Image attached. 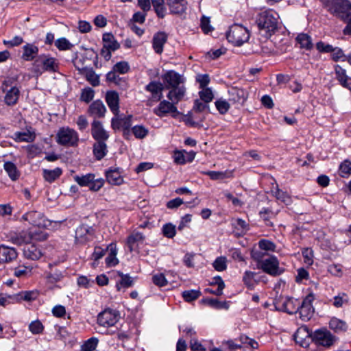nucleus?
I'll list each match as a JSON object with an SVG mask.
<instances>
[{
    "label": "nucleus",
    "mask_w": 351,
    "mask_h": 351,
    "mask_svg": "<svg viewBox=\"0 0 351 351\" xmlns=\"http://www.w3.org/2000/svg\"><path fill=\"white\" fill-rule=\"evenodd\" d=\"M328 10L347 23L343 29L346 35L351 34V3L347 0H320Z\"/></svg>",
    "instance_id": "f257e3e1"
},
{
    "label": "nucleus",
    "mask_w": 351,
    "mask_h": 351,
    "mask_svg": "<svg viewBox=\"0 0 351 351\" xmlns=\"http://www.w3.org/2000/svg\"><path fill=\"white\" fill-rule=\"evenodd\" d=\"M167 97L169 101H161L158 107L154 109V113L159 117L171 114L173 118H176L180 112L176 105L184 97V90L183 88L171 90Z\"/></svg>",
    "instance_id": "f03ea898"
},
{
    "label": "nucleus",
    "mask_w": 351,
    "mask_h": 351,
    "mask_svg": "<svg viewBox=\"0 0 351 351\" xmlns=\"http://www.w3.org/2000/svg\"><path fill=\"white\" fill-rule=\"evenodd\" d=\"M58 60L49 54H40L34 60L32 71L36 75H40L44 72L55 73L58 71Z\"/></svg>",
    "instance_id": "7ed1b4c3"
},
{
    "label": "nucleus",
    "mask_w": 351,
    "mask_h": 351,
    "mask_svg": "<svg viewBox=\"0 0 351 351\" xmlns=\"http://www.w3.org/2000/svg\"><path fill=\"white\" fill-rule=\"evenodd\" d=\"M226 37L230 43L234 45L241 46L250 38V34L247 28L241 25H232L226 34Z\"/></svg>",
    "instance_id": "20e7f679"
},
{
    "label": "nucleus",
    "mask_w": 351,
    "mask_h": 351,
    "mask_svg": "<svg viewBox=\"0 0 351 351\" xmlns=\"http://www.w3.org/2000/svg\"><path fill=\"white\" fill-rule=\"evenodd\" d=\"M259 29L265 30L267 33H273L277 29L278 19L271 10L261 12L256 20Z\"/></svg>",
    "instance_id": "39448f33"
},
{
    "label": "nucleus",
    "mask_w": 351,
    "mask_h": 351,
    "mask_svg": "<svg viewBox=\"0 0 351 351\" xmlns=\"http://www.w3.org/2000/svg\"><path fill=\"white\" fill-rule=\"evenodd\" d=\"M73 179L80 186H88L92 191H98L104 184L103 179H96L93 173L73 176Z\"/></svg>",
    "instance_id": "423d86ee"
},
{
    "label": "nucleus",
    "mask_w": 351,
    "mask_h": 351,
    "mask_svg": "<svg viewBox=\"0 0 351 351\" xmlns=\"http://www.w3.org/2000/svg\"><path fill=\"white\" fill-rule=\"evenodd\" d=\"M56 138L59 145L69 147L76 146L79 141L77 133L69 128H60L57 133Z\"/></svg>",
    "instance_id": "0eeeda50"
},
{
    "label": "nucleus",
    "mask_w": 351,
    "mask_h": 351,
    "mask_svg": "<svg viewBox=\"0 0 351 351\" xmlns=\"http://www.w3.org/2000/svg\"><path fill=\"white\" fill-rule=\"evenodd\" d=\"M274 306L278 311L293 314L299 309L300 301L292 298L280 296L275 299Z\"/></svg>",
    "instance_id": "6e6552de"
},
{
    "label": "nucleus",
    "mask_w": 351,
    "mask_h": 351,
    "mask_svg": "<svg viewBox=\"0 0 351 351\" xmlns=\"http://www.w3.org/2000/svg\"><path fill=\"white\" fill-rule=\"evenodd\" d=\"M311 339L316 345L326 348L331 347L337 340V337L325 328L316 330L312 333Z\"/></svg>",
    "instance_id": "1a4fd4ad"
},
{
    "label": "nucleus",
    "mask_w": 351,
    "mask_h": 351,
    "mask_svg": "<svg viewBox=\"0 0 351 351\" xmlns=\"http://www.w3.org/2000/svg\"><path fill=\"white\" fill-rule=\"evenodd\" d=\"M162 79L167 88H171V90L183 88L184 95H185L186 88L183 85L184 80L179 73L174 71H169L162 76Z\"/></svg>",
    "instance_id": "9d476101"
},
{
    "label": "nucleus",
    "mask_w": 351,
    "mask_h": 351,
    "mask_svg": "<svg viewBox=\"0 0 351 351\" xmlns=\"http://www.w3.org/2000/svg\"><path fill=\"white\" fill-rule=\"evenodd\" d=\"M95 231L92 226L82 224L77 228L75 234V242L77 244L84 245L94 240Z\"/></svg>",
    "instance_id": "9b49d317"
},
{
    "label": "nucleus",
    "mask_w": 351,
    "mask_h": 351,
    "mask_svg": "<svg viewBox=\"0 0 351 351\" xmlns=\"http://www.w3.org/2000/svg\"><path fill=\"white\" fill-rule=\"evenodd\" d=\"M120 314L118 311L110 308L101 311L97 316V323L104 327L114 326L118 322Z\"/></svg>",
    "instance_id": "f8f14e48"
},
{
    "label": "nucleus",
    "mask_w": 351,
    "mask_h": 351,
    "mask_svg": "<svg viewBox=\"0 0 351 351\" xmlns=\"http://www.w3.org/2000/svg\"><path fill=\"white\" fill-rule=\"evenodd\" d=\"M314 299L313 294L309 293L304 298L302 303L300 302L299 309L297 313H299L300 318L304 322L310 320L313 315V302Z\"/></svg>",
    "instance_id": "ddd939ff"
},
{
    "label": "nucleus",
    "mask_w": 351,
    "mask_h": 351,
    "mask_svg": "<svg viewBox=\"0 0 351 351\" xmlns=\"http://www.w3.org/2000/svg\"><path fill=\"white\" fill-rule=\"evenodd\" d=\"M259 265L263 271L273 276H279L284 271L279 267L278 260L274 256L263 259L259 263Z\"/></svg>",
    "instance_id": "4468645a"
},
{
    "label": "nucleus",
    "mask_w": 351,
    "mask_h": 351,
    "mask_svg": "<svg viewBox=\"0 0 351 351\" xmlns=\"http://www.w3.org/2000/svg\"><path fill=\"white\" fill-rule=\"evenodd\" d=\"M2 90L5 93L4 101L8 106L14 105L19 97L20 90L16 86L9 88L8 82L4 81L1 86Z\"/></svg>",
    "instance_id": "2eb2a0df"
},
{
    "label": "nucleus",
    "mask_w": 351,
    "mask_h": 351,
    "mask_svg": "<svg viewBox=\"0 0 351 351\" xmlns=\"http://www.w3.org/2000/svg\"><path fill=\"white\" fill-rule=\"evenodd\" d=\"M91 134L96 141H106L109 138V134L104 128L102 123L97 120H94L91 123Z\"/></svg>",
    "instance_id": "dca6fc26"
},
{
    "label": "nucleus",
    "mask_w": 351,
    "mask_h": 351,
    "mask_svg": "<svg viewBox=\"0 0 351 351\" xmlns=\"http://www.w3.org/2000/svg\"><path fill=\"white\" fill-rule=\"evenodd\" d=\"M22 219L38 228L46 226V221L44 215L38 211L26 213L23 215Z\"/></svg>",
    "instance_id": "f3484780"
},
{
    "label": "nucleus",
    "mask_w": 351,
    "mask_h": 351,
    "mask_svg": "<svg viewBox=\"0 0 351 351\" xmlns=\"http://www.w3.org/2000/svg\"><path fill=\"white\" fill-rule=\"evenodd\" d=\"M145 90L152 94V99L154 101H158L162 97L163 86L159 82H151L145 86Z\"/></svg>",
    "instance_id": "a211bd4d"
},
{
    "label": "nucleus",
    "mask_w": 351,
    "mask_h": 351,
    "mask_svg": "<svg viewBox=\"0 0 351 351\" xmlns=\"http://www.w3.org/2000/svg\"><path fill=\"white\" fill-rule=\"evenodd\" d=\"M23 255L26 258L36 261L40 258L43 253L42 250L32 243H27L23 248Z\"/></svg>",
    "instance_id": "6ab92c4d"
},
{
    "label": "nucleus",
    "mask_w": 351,
    "mask_h": 351,
    "mask_svg": "<svg viewBox=\"0 0 351 351\" xmlns=\"http://www.w3.org/2000/svg\"><path fill=\"white\" fill-rule=\"evenodd\" d=\"M168 36L164 32H158L154 35L152 47L156 53L161 54L163 51L164 45L167 41Z\"/></svg>",
    "instance_id": "aec40b11"
},
{
    "label": "nucleus",
    "mask_w": 351,
    "mask_h": 351,
    "mask_svg": "<svg viewBox=\"0 0 351 351\" xmlns=\"http://www.w3.org/2000/svg\"><path fill=\"white\" fill-rule=\"evenodd\" d=\"M18 254L14 247L0 245V263H10L17 258Z\"/></svg>",
    "instance_id": "412c9836"
},
{
    "label": "nucleus",
    "mask_w": 351,
    "mask_h": 351,
    "mask_svg": "<svg viewBox=\"0 0 351 351\" xmlns=\"http://www.w3.org/2000/svg\"><path fill=\"white\" fill-rule=\"evenodd\" d=\"M106 101L110 110L117 116L119 112V97L118 93L115 91L107 92Z\"/></svg>",
    "instance_id": "4be33fe9"
},
{
    "label": "nucleus",
    "mask_w": 351,
    "mask_h": 351,
    "mask_svg": "<svg viewBox=\"0 0 351 351\" xmlns=\"http://www.w3.org/2000/svg\"><path fill=\"white\" fill-rule=\"evenodd\" d=\"M106 112V108L104 103L100 100L93 101L88 110V114L95 119L104 117Z\"/></svg>",
    "instance_id": "5701e85b"
},
{
    "label": "nucleus",
    "mask_w": 351,
    "mask_h": 351,
    "mask_svg": "<svg viewBox=\"0 0 351 351\" xmlns=\"http://www.w3.org/2000/svg\"><path fill=\"white\" fill-rule=\"evenodd\" d=\"M106 177L108 182L112 185H120L123 182L119 168L109 169L106 171Z\"/></svg>",
    "instance_id": "b1692460"
},
{
    "label": "nucleus",
    "mask_w": 351,
    "mask_h": 351,
    "mask_svg": "<svg viewBox=\"0 0 351 351\" xmlns=\"http://www.w3.org/2000/svg\"><path fill=\"white\" fill-rule=\"evenodd\" d=\"M23 50L22 58L25 61H32L38 56V47L34 44L27 43Z\"/></svg>",
    "instance_id": "393cba45"
},
{
    "label": "nucleus",
    "mask_w": 351,
    "mask_h": 351,
    "mask_svg": "<svg viewBox=\"0 0 351 351\" xmlns=\"http://www.w3.org/2000/svg\"><path fill=\"white\" fill-rule=\"evenodd\" d=\"M145 240V236L143 233L134 231L127 239V245L130 252H132L136 245L142 243Z\"/></svg>",
    "instance_id": "a878e982"
},
{
    "label": "nucleus",
    "mask_w": 351,
    "mask_h": 351,
    "mask_svg": "<svg viewBox=\"0 0 351 351\" xmlns=\"http://www.w3.org/2000/svg\"><path fill=\"white\" fill-rule=\"evenodd\" d=\"M39 295L37 290L21 291L15 294L16 302L26 301L31 302L36 300Z\"/></svg>",
    "instance_id": "bb28decb"
},
{
    "label": "nucleus",
    "mask_w": 351,
    "mask_h": 351,
    "mask_svg": "<svg viewBox=\"0 0 351 351\" xmlns=\"http://www.w3.org/2000/svg\"><path fill=\"white\" fill-rule=\"evenodd\" d=\"M108 149L106 141H96L93 145V154L97 160H100L107 154Z\"/></svg>",
    "instance_id": "cd10ccee"
},
{
    "label": "nucleus",
    "mask_w": 351,
    "mask_h": 351,
    "mask_svg": "<svg viewBox=\"0 0 351 351\" xmlns=\"http://www.w3.org/2000/svg\"><path fill=\"white\" fill-rule=\"evenodd\" d=\"M117 274L121 278V280L116 284V288L118 291H120L123 288H129L133 285V279L130 276L129 274H124L121 271H118Z\"/></svg>",
    "instance_id": "c85d7f7f"
},
{
    "label": "nucleus",
    "mask_w": 351,
    "mask_h": 351,
    "mask_svg": "<svg viewBox=\"0 0 351 351\" xmlns=\"http://www.w3.org/2000/svg\"><path fill=\"white\" fill-rule=\"evenodd\" d=\"M80 73L85 75L86 80L93 86H97L99 84V77L93 69L83 68Z\"/></svg>",
    "instance_id": "c756f323"
},
{
    "label": "nucleus",
    "mask_w": 351,
    "mask_h": 351,
    "mask_svg": "<svg viewBox=\"0 0 351 351\" xmlns=\"http://www.w3.org/2000/svg\"><path fill=\"white\" fill-rule=\"evenodd\" d=\"M36 138L34 132L29 130L26 132H16L14 134L12 138L16 142H26L31 143L34 141Z\"/></svg>",
    "instance_id": "7c9ffc66"
},
{
    "label": "nucleus",
    "mask_w": 351,
    "mask_h": 351,
    "mask_svg": "<svg viewBox=\"0 0 351 351\" xmlns=\"http://www.w3.org/2000/svg\"><path fill=\"white\" fill-rule=\"evenodd\" d=\"M168 5L171 13L182 14L185 12L187 8V1L176 2V0H167Z\"/></svg>",
    "instance_id": "2f4dec72"
},
{
    "label": "nucleus",
    "mask_w": 351,
    "mask_h": 351,
    "mask_svg": "<svg viewBox=\"0 0 351 351\" xmlns=\"http://www.w3.org/2000/svg\"><path fill=\"white\" fill-rule=\"evenodd\" d=\"M329 327L335 332H343L347 330L348 325L346 322L336 317H332L330 320Z\"/></svg>",
    "instance_id": "473e14b6"
},
{
    "label": "nucleus",
    "mask_w": 351,
    "mask_h": 351,
    "mask_svg": "<svg viewBox=\"0 0 351 351\" xmlns=\"http://www.w3.org/2000/svg\"><path fill=\"white\" fill-rule=\"evenodd\" d=\"M62 173V169L56 167L54 169H43V176L44 179L48 182H53L58 179Z\"/></svg>",
    "instance_id": "72a5a7b5"
},
{
    "label": "nucleus",
    "mask_w": 351,
    "mask_h": 351,
    "mask_svg": "<svg viewBox=\"0 0 351 351\" xmlns=\"http://www.w3.org/2000/svg\"><path fill=\"white\" fill-rule=\"evenodd\" d=\"M107 249L110 251V253L106 258V263L108 267L115 266L119 263V261L117 258V250L116 245L113 243H110Z\"/></svg>",
    "instance_id": "f704fd0d"
},
{
    "label": "nucleus",
    "mask_w": 351,
    "mask_h": 351,
    "mask_svg": "<svg viewBox=\"0 0 351 351\" xmlns=\"http://www.w3.org/2000/svg\"><path fill=\"white\" fill-rule=\"evenodd\" d=\"M103 42L105 47L110 49L112 51L120 47L119 43L114 39V36L110 33H106L103 35Z\"/></svg>",
    "instance_id": "c9c22d12"
},
{
    "label": "nucleus",
    "mask_w": 351,
    "mask_h": 351,
    "mask_svg": "<svg viewBox=\"0 0 351 351\" xmlns=\"http://www.w3.org/2000/svg\"><path fill=\"white\" fill-rule=\"evenodd\" d=\"M297 43L300 45L301 48L310 50L313 48V42L311 36L307 34L301 33L296 37Z\"/></svg>",
    "instance_id": "e433bc0d"
},
{
    "label": "nucleus",
    "mask_w": 351,
    "mask_h": 351,
    "mask_svg": "<svg viewBox=\"0 0 351 351\" xmlns=\"http://www.w3.org/2000/svg\"><path fill=\"white\" fill-rule=\"evenodd\" d=\"M335 71L337 80L339 82L340 84L343 87L348 86L349 80L351 78L348 77L347 75L346 69H343L339 65H336Z\"/></svg>",
    "instance_id": "4c0bfd02"
},
{
    "label": "nucleus",
    "mask_w": 351,
    "mask_h": 351,
    "mask_svg": "<svg viewBox=\"0 0 351 351\" xmlns=\"http://www.w3.org/2000/svg\"><path fill=\"white\" fill-rule=\"evenodd\" d=\"M273 195L276 197L278 200L281 201L287 205H289L292 202L291 196L281 189H280L276 185V187L271 191Z\"/></svg>",
    "instance_id": "58836bf2"
},
{
    "label": "nucleus",
    "mask_w": 351,
    "mask_h": 351,
    "mask_svg": "<svg viewBox=\"0 0 351 351\" xmlns=\"http://www.w3.org/2000/svg\"><path fill=\"white\" fill-rule=\"evenodd\" d=\"M3 167L11 180H16L19 178L20 173L13 162H5Z\"/></svg>",
    "instance_id": "ea45409f"
},
{
    "label": "nucleus",
    "mask_w": 351,
    "mask_h": 351,
    "mask_svg": "<svg viewBox=\"0 0 351 351\" xmlns=\"http://www.w3.org/2000/svg\"><path fill=\"white\" fill-rule=\"evenodd\" d=\"M312 333H310L309 330L307 328H300L294 335L295 340L297 343H300L302 346H304V340L305 337H311Z\"/></svg>",
    "instance_id": "a19ab883"
},
{
    "label": "nucleus",
    "mask_w": 351,
    "mask_h": 351,
    "mask_svg": "<svg viewBox=\"0 0 351 351\" xmlns=\"http://www.w3.org/2000/svg\"><path fill=\"white\" fill-rule=\"evenodd\" d=\"M99 343V339L97 337H91L85 341L81 346V351H94Z\"/></svg>",
    "instance_id": "79ce46f5"
},
{
    "label": "nucleus",
    "mask_w": 351,
    "mask_h": 351,
    "mask_svg": "<svg viewBox=\"0 0 351 351\" xmlns=\"http://www.w3.org/2000/svg\"><path fill=\"white\" fill-rule=\"evenodd\" d=\"M29 240L33 239L36 241H44L47 239V232L41 230L40 228L38 229L31 230L29 232Z\"/></svg>",
    "instance_id": "37998d69"
},
{
    "label": "nucleus",
    "mask_w": 351,
    "mask_h": 351,
    "mask_svg": "<svg viewBox=\"0 0 351 351\" xmlns=\"http://www.w3.org/2000/svg\"><path fill=\"white\" fill-rule=\"evenodd\" d=\"M32 267L19 265L14 269V276L18 278H24L31 274Z\"/></svg>",
    "instance_id": "c03bdc74"
},
{
    "label": "nucleus",
    "mask_w": 351,
    "mask_h": 351,
    "mask_svg": "<svg viewBox=\"0 0 351 351\" xmlns=\"http://www.w3.org/2000/svg\"><path fill=\"white\" fill-rule=\"evenodd\" d=\"M182 295L186 302H190L197 300L200 295L199 290H186L182 292Z\"/></svg>",
    "instance_id": "a18cd8bd"
},
{
    "label": "nucleus",
    "mask_w": 351,
    "mask_h": 351,
    "mask_svg": "<svg viewBox=\"0 0 351 351\" xmlns=\"http://www.w3.org/2000/svg\"><path fill=\"white\" fill-rule=\"evenodd\" d=\"M10 241L12 243L18 245L26 243L27 244L29 241V234L27 235L25 233H20L19 234H14L10 237Z\"/></svg>",
    "instance_id": "49530a36"
},
{
    "label": "nucleus",
    "mask_w": 351,
    "mask_h": 351,
    "mask_svg": "<svg viewBox=\"0 0 351 351\" xmlns=\"http://www.w3.org/2000/svg\"><path fill=\"white\" fill-rule=\"evenodd\" d=\"M55 46L60 51H66L70 50L73 47V45L66 38L62 37L57 39L55 41Z\"/></svg>",
    "instance_id": "de8ad7c7"
},
{
    "label": "nucleus",
    "mask_w": 351,
    "mask_h": 351,
    "mask_svg": "<svg viewBox=\"0 0 351 351\" xmlns=\"http://www.w3.org/2000/svg\"><path fill=\"white\" fill-rule=\"evenodd\" d=\"M339 175L343 178L348 177L351 174V162L346 160L339 166Z\"/></svg>",
    "instance_id": "09e8293b"
},
{
    "label": "nucleus",
    "mask_w": 351,
    "mask_h": 351,
    "mask_svg": "<svg viewBox=\"0 0 351 351\" xmlns=\"http://www.w3.org/2000/svg\"><path fill=\"white\" fill-rule=\"evenodd\" d=\"M216 108L221 114H225L230 109V104L225 99H219L215 102Z\"/></svg>",
    "instance_id": "8fccbe9b"
},
{
    "label": "nucleus",
    "mask_w": 351,
    "mask_h": 351,
    "mask_svg": "<svg viewBox=\"0 0 351 351\" xmlns=\"http://www.w3.org/2000/svg\"><path fill=\"white\" fill-rule=\"evenodd\" d=\"M202 89V90L199 92L200 99L205 103L210 102L214 98L212 90L210 88H203Z\"/></svg>",
    "instance_id": "3c124183"
},
{
    "label": "nucleus",
    "mask_w": 351,
    "mask_h": 351,
    "mask_svg": "<svg viewBox=\"0 0 351 351\" xmlns=\"http://www.w3.org/2000/svg\"><path fill=\"white\" fill-rule=\"evenodd\" d=\"M95 91L90 87L82 89L80 99L86 103L90 102L94 97Z\"/></svg>",
    "instance_id": "603ef678"
},
{
    "label": "nucleus",
    "mask_w": 351,
    "mask_h": 351,
    "mask_svg": "<svg viewBox=\"0 0 351 351\" xmlns=\"http://www.w3.org/2000/svg\"><path fill=\"white\" fill-rule=\"evenodd\" d=\"M162 234L167 238H173L176 234V226L171 223L165 224L162 227Z\"/></svg>",
    "instance_id": "864d4df0"
},
{
    "label": "nucleus",
    "mask_w": 351,
    "mask_h": 351,
    "mask_svg": "<svg viewBox=\"0 0 351 351\" xmlns=\"http://www.w3.org/2000/svg\"><path fill=\"white\" fill-rule=\"evenodd\" d=\"M255 273L250 271H246L243 276V280L245 285L250 289H252L254 286Z\"/></svg>",
    "instance_id": "5fc2aeb1"
},
{
    "label": "nucleus",
    "mask_w": 351,
    "mask_h": 351,
    "mask_svg": "<svg viewBox=\"0 0 351 351\" xmlns=\"http://www.w3.org/2000/svg\"><path fill=\"white\" fill-rule=\"evenodd\" d=\"M348 302V297L346 293H341L334 297L333 306L337 308L343 306L344 304Z\"/></svg>",
    "instance_id": "6e6d98bb"
},
{
    "label": "nucleus",
    "mask_w": 351,
    "mask_h": 351,
    "mask_svg": "<svg viewBox=\"0 0 351 351\" xmlns=\"http://www.w3.org/2000/svg\"><path fill=\"white\" fill-rule=\"evenodd\" d=\"M106 80L109 82L114 83L117 85H121L122 83H125V82L122 80L118 75H117V72L114 70L108 72L106 75Z\"/></svg>",
    "instance_id": "4d7b16f0"
},
{
    "label": "nucleus",
    "mask_w": 351,
    "mask_h": 351,
    "mask_svg": "<svg viewBox=\"0 0 351 351\" xmlns=\"http://www.w3.org/2000/svg\"><path fill=\"white\" fill-rule=\"evenodd\" d=\"M132 132L136 138H143L148 134V130L143 125H135L132 128Z\"/></svg>",
    "instance_id": "13d9d810"
},
{
    "label": "nucleus",
    "mask_w": 351,
    "mask_h": 351,
    "mask_svg": "<svg viewBox=\"0 0 351 351\" xmlns=\"http://www.w3.org/2000/svg\"><path fill=\"white\" fill-rule=\"evenodd\" d=\"M152 282L158 287H164L168 284L167 280L162 273L154 274L152 276Z\"/></svg>",
    "instance_id": "bf43d9fd"
},
{
    "label": "nucleus",
    "mask_w": 351,
    "mask_h": 351,
    "mask_svg": "<svg viewBox=\"0 0 351 351\" xmlns=\"http://www.w3.org/2000/svg\"><path fill=\"white\" fill-rule=\"evenodd\" d=\"M213 267L218 271H222L227 267L226 258L223 256L218 257L213 263Z\"/></svg>",
    "instance_id": "052dcab7"
},
{
    "label": "nucleus",
    "mask_w": 351,
    "mask_h": 351,
    "mask_svg": "<svg viewBox=\"0 0 351 351\" xmlns=\"http://www.w3.org/2000/svg\"><path fill=\"white\" fill-rule=\"evenodd\" d=\"M43 329V325L38 320L32 322L29 325V330L35 335L42 333Z\"/></svg>",
    "instance_id": "680f3d73"
},
{
    "label": "nucleus",
    "mask_w": 351,
    "mask_h": 351,
    "mask_svg": "<svg viewBox=\"0 0 351 351\" xmlns=\"http://www.w3.org/2000/svg\"><path fill=\"white\" fill-rule=\"evenodd\" d=\"M113 70L119 72L121 74H125L130 70L129 64L125 61H121L117 62L114 66Z\"/></svg>",
    "instance_id": "e2e57ef3"
},
{
    "label": "nucleus",
    "mask_w": 351,
    "mask_h": 351,
    "mask_svg": "<svg viewBox=\"0 0 351 351\" xmlns=\"http://www.w3.org/2000/svg\"><path fill=\"white\" fill-rule=\"evenodd\" d=\"M184 153H186L184 150V151H179L176 150L173 153V160L174 162L177 165H184L185 164L187 160L186 158L184 155Z\"/></svg>",
    "instance_id": "0e129e2a"
},
{
    "label": "nucleus",
    "mask_w": 351,
    "mask_h": 351,
    "mask_svg": "<svg viewBox=\"0 0 351 351\" xmlns=\"http://www.w3.org/2000/svg\"><path fill=\"white\" fill-rule=\"evenodd\" d=\"M258 246L261 250H265V251H271L274 252L276 250V245L266 239H262L258 242Z\"/></svg>",
    "instance_id": "69168bd1"
},
{
    "label": "nucleus",
    "mask_w": 351,
    "mask_h": 351,
    "mask_svg": "<svg viewBox=\"0 0 351 351\" xmlns=\"http://www.w3.org/2000/svg\"><path fill=\"white\" fill-rule=\"evenodd\" d=\"M328 271L332 276L341 277L343 275L342 266L339 264H331L328 267Z\"/></svg>",
    "instance_id": "338daca9"
},
{
    "label": "nucleus",
    "mask_w": 351,
    "mask_h": 351,
    "mask_svg": "<svg viewBox=\"0 0 351 351\" xmlns=\"http://www.w3.org/2000/svg\"><path fill=\"white\" fill-rule=\"evenodd\" d=\"M346 55L344 54L341 49L339 47H333V51H332V59L334 61H346Z\"/></svg>",
    "instance_id": "774afa93"
}]
</instances>
